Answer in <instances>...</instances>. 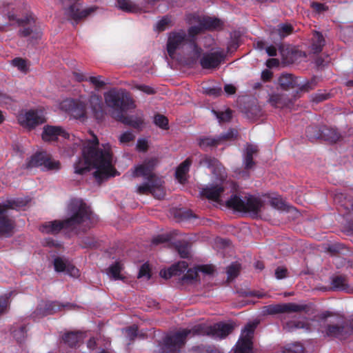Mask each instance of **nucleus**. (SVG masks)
Wrapping results in <instances>:
<instances>
[{
	"label": "nucleus",
	"mask_w": 353,
	"mask_h": 353,
	"mask_svg": "<svg viewBox=\"0 0 353 353\" xmlns=\"http://www.w3.org/2000/svg\"><path fill=\"white\" fill-rule=\"evenodd\" d=\"M82 143V158L74 164V172L83 174L91 168L96 169L94 176L98 181L106 179L116 175L113 166L111 148L109 144L99 148L96 136L92 140L79 141Z\"/></svg>",
	"instance_id": "f257e3e1"
},
{
	"label": "nucleus",
	"mask_w": 353,
	"mask_h": 353,
	"mask_svg": "<svg viewBox=\"0 0 353 353\" xmlns=\"http://www.w3.org/2000/svg\"><path fill=\"white\" fill-rule=\"evenodd\" d=\"M234 329L232 323H216L213 325L199 324L191 329H183L165 336L158 353H179L185 345L188 336H209L214 339H223L230 334Z\"/></svg>",
	"instance_id": "f03ea898"
},
{
	"label": "nucleus",
	"mask_w": 353,
	"mask_h": 353,
	"mask_svg": "<svg viewBox=\"0 0 353 353\" xmlns=\"http://www.w3.org/2000/svg\"><path fill=\"white\" fill-rule=\"evenodd\" d=\"M70 217L63 221H54L43 223L40 230L43 233L57 234L62 228L74 229L80 225L89 226L92 214L89 208L81 199H72L68 208Z\"/></svg>",
	"instance_id": "7ed1b4c3"
},
{
	"label": "nucleus",
	"mask_w": 353,
	"mask_h": 353,
	"mask_svg": "<svg viewBox=\"0 0 353 353\" xmlns=\"http://www.w3.org/2000/svg\"><path fill=\"white\" fill-rule=\"evenodd\" d=\"M106 105L112 109V115L123 123L139 128L143 123L141 119H134L124 114V112L134 108V103L128 92L122 89L112 88L103 94Z\"/></svg>",
	"instance_id": "20e7f679"
},
{
	"label": "nucleus",
	"mask_w": 353,
	"mask_h": 353,
	"mask_svg": "<svg viewBox=\"0 0 353 353\" xmlns=\"http://www.w3.org/2000/svg\"><path fill=\"white\" fill-rule=\"evenodd\" d=\"M61 108L77 119H85L90 113L96 119L101 120L105 115L101 98L96 94L88 98L81 97L78 100L66 99L62 102Z\"/></svg>",
	"instance_id": "39448f33"
},
{
	"label": "nucleus",
	"mask_w": 353,
	"mask_h": 353,
	"mask_svg": "<svg viewBox=\"0 0 353 353\" xmlns=\"http://www.w3.org/2000/svg\"><path fill=\"white\" fill-rule=\"evenodd\" d=\"M156 158L146 159L142 164L135 167L133 176L135 177L143 176L148 181L138 185L137 192L139 194H152L157 199H162L165 195L163 186V181L154 172L153 169L157 165Z\"/></svg>",
	"instance_id": "423d86ee"
},
{
	"label": "nucleus",
	"mask_w": 353,
	"mask_h": 353,
	"mask_svg": "<svg viewBox=\"0 0 353 353\" xmlns=\"http://www.w3.org/2000/svg\"><path fill=\"white\" fill-rule=\"evenodd\" d=\"M227 205L236 211L250 212L257 214L263 207V202L260 199L254 196L240 197L233 195L227 201Z\"/></svg>",
	"instance_id": "0eeeda50"
},
{
	"label": "nucleus",
	"mask_w": 353,
	"mask_h": 353,
	"mask_svg": "<svg viewBox=\"0 0 353 353\" xmlns=\"http://www.w3.org/2000/svg\"><path fill=\"white\" fill-rule=\"evenodd\" d=\"M28 168L42 167L45 170L57 171L61 168L59 161L53 159L46 152H41L33 155L27 163Z\"/></svg>",
	"instance_id": "6e6552de"
},
{
	"label": "nucleus",
	"mask_w": 353,
	"mask_h": 353,
	"mask_svg": "<svg viewBox=\"0 0 353 353\" xmlns=\"http://www.w3.org/2000/svg\"><path fill=\"white\" fill-rule=\"evenodd\" d=\"M25 205L22 201H10L6 204H0V234L8 236L11 234L14 228L13 222L6 215L8 209H14Z\"/></svg>",
	"instance_id": "1a4fd4ad"
},
{
	"label": "nucleus",
	"mask_w": 353,
	"mask_h": 353,
	"mask_svg": "<svg viewBox=\"0 0 353 353\" xmlns=\"http://www.w3.org/2000/svg\"><path fill=\"white\" fill-rule=\"evenodd\" d=\"M189 45L187 34L183 30L172 31L169 33L167 41V52L170 58L174 59L176 52L185 45Z\"/></svg>",
	"instance_id": "9d476101"
},
{
	"label": "nucleus",
	"mask_w": 353,
	"mask_h": 353,
	"mask_svg": "<svg viewBox=\"0 0 353 353\" xmlns=\"http://www.w3.org/2000/svg\"><path fill=\"white\" fill-rule=\"evenodd\" d=\"M281 88L285 90L296 89L301 91H309L314 89L315 84L312 82H305L299 77H296L290 74H283L279 79Z\"/></svg>",
	"instance_id": "9b49d317"
},
{
	"label": "nucleus",
	"mask_w": 353,
	"mask_h": 353,
	"mask_svg": "<svg viewBox=\"0 0 353 353\" xmlns=\"http://www.w3.org/2000/svg\"><path fill=\"white\" fill-rule=\"evenodd\" d=\"M18 120L22 126L32 129L45 123L46 118L43 110L36 109L21 113L18 117Z\"/></svg>",
	"instance_id": "f8f14e48"
},
{
	"label": "nucleus",
	"mask_w": 353,
	"mask_h": 353,
	"mask_svg": "<svg viewBox=\"0 0 353 353\" xmlns=\"http://www.w3.org/2000/svg\"><path fill=\"white\" fill-rule=\"evenodd\" d=\"M307 136L310 139L322 138L331 143L339 141L342 137L341 134L333 128L323 127L321 130L316 127L310 126L306 130Z\"/></svg>",
	"instance_id": "ddd939ff"
},
{
	"label": "nucleus",
	"mask_w": 353,
	"mask_h": 353,
	"mask_svg": "<svg viewBox=\"0 0 353 353\" xmlns=\"http://www.w3.org/2000/svg\"><path fill=\"white\" fill-rule=\"evenodd\" d=\"M256 327L255 324H248L241 332L236 345L234 353H252V338Z\"/></svg>",
	"instance_id": "4468645a"
},
{
	"label": "nucleus",
	"mask_w": 353,
	"mask_h": 353,
	"mask_svg": "<svg viewBox=\"0 0 353 353\" xmlns=\"http://www.w3.org/2000/svg\"><path fill=\"white\" fill-rule=\"evenodd\" d=\"M305 305L294 303L269 305L264 307V312L267 314H278L283 313L300 312L305 310Z\"/></svg>",
	"instance_id": "2eb2a0df"
},
{
	"label": "nucleus",
	"mask_w": 353,
	"mask_h": 353,
	"mask_svg": "<svg viewBox=\"0 0 353 353\" xmlns=\"http://www.w3.org/2000/svg\"><path fill=\"white\" fill-rule=\"evenodd\" d=\"M224 52L218 50L205 53L200 60V64L204 69H214L218 68L224 60Z\"/></svg>",
	"instance_id": "dca6fc26"
},
{
	"label": "nucleus",
	"mask_w": 353,
	"mask_h": 353,
	"mask_svg": "<svg viewBox=\"0 0 353 353\" xmlns=\"http://www.w3.org/2000/svg\"><path fill=\"white\" fill-rule=\"evenodd\" d=\"M92 11L93 9L92 8L81 10L80 3L77 1L65 9V14L68 19L77 21L86 17Z\"/></svg>",
	"instance_id": "f3484780"
},
{
	"label": "nucleus",
	"mask_w": 353,
	"mask_h": 353,
	"mask_svg": "<svg viewBox=\"0 0 353 353\" xmlns=\"http://www.w3.org/2000/svg\"><path fill=\"white\" fill-rule=\"evenodd\" d=\"M59 137H62L66 139L69 137V134L59 126H44L42 133V139L44 141H55Z\"/></svg>",
	"instance_id": "a211bd4d"
},
{
	"label": "nucleus",
	"mask_w": 353,
	"mask_h": 353,
	"mask_svg": "<svg viewBox=\"0 0 353 353\" xmlns=\"http://www.w3.org/2000/svg\"><path fill=\"white\" fill-rule=\"evenodd\" d=\"M347 323L341 319H338L336 323L327 324L322 332L329 337H341L345 332Z\"/></svg>",
	"instance_id": "6ab92c4d"
},
{
	"label": "nucleus",
	"mask_w": 353,
	"mask_h": 353,
	"mask_svg": "<svg viewBox=\"0 0 353 353\" xmlns=\"http://www.w3.org/2000/svg\"><path fill=\"white\" fill-rule=\"evenodd\" d=\"M334 201L340 203V211L343 212L346 219L353 221V199L341 194L335 196Z\"/></svg>",
	"instance_id": "aec40b11"
},
{
	"label": "nucleus",
	"mask_w": 353,
	"mask_h": 353,
	"mask_svg": "<svg viewBox=\"0 0 353 353\" xmlns=\"http://www.w3.org/2000/svg\"><path fill=\"white\" fill-rule=\"evenodd\" d=\"M54 266L57 272H64L72 276H79L78 269L61 257H57L54 260Z\"/></svg>",
	"instance_id": "412c9836"
},
{
	"label": "nucleus",
	"mask_w": 353,
	"mask_h": 353,
	"mask_svg": "<svg viewBox=\"0 0 353 353\" xmlns=\"http://www.w3.org/2000/svg\"><path fill=\"white\" fill-rule=\"evenodd\" d=\"M223 191L224 188L221 185H209L202 188L200 193L208 199L218 201Z\"/></svg>",
	"instance_id": "4be33fe9"
},
{
	"label": "nucleus",
	"mask_w": 353,
	"mask_h": 353,
	"mask_svg": "<svg viewBox=\"0 0 353 353\" xmlns=\"http://www.w3.org/2000/svg\"><path fill=\"white\" fill-rule=\"evenodd\" d=\"M202 28H203L201 25L200 26H192L188 29V39L189 41V46L196 58H198L200 56L202 50L195 43L194 37L201 32Z\"/></svg>",
	"instance_id": "5701e85b"
},
{
	"label": "nucleus",
	"mask_w": 353,
	"mask_h": 353,
	"mask_svg": "<svg viewBox=\"0 0 353 353\" xmlns=\"http://www.w3.org/2000/svg\"><path fill=\"white\" fill-rule=\"evenodd\" d=\"M199 165L207 168L217 169L220 172L219 175L221 180L224 179L226 176L225 172L222 171L223 168L221 166L219 162L214 158H212L207 155H201Z\"/></svg>",
	"instance_id": "b1692460"
},
{
	"label": "nucleus",
	"mask_w": 353,
	"mask_h": 353,
	"mask_svg": "<svg viewBox=\"0 0 353 353\" xmlns=\"http://www.w3.org/2000/svg\"><path fill=\"white\" fill-rule=\"evenodd\" d=\"M268 102L274 108H283L289 103L288 98L278 92H272L268 95Z\"/></svg>",
	"instance_id": "393cba45"
},
{
	"label": "nucleus",
	"mask_w": 353,
	"mask_h": 353,
	"mask_svg": "<svg viewBox=\"0 0 353 353\" xmlns=\"http://www.w3.org/2000/svg\"><path fill=\"white\" fill-rule=\"evenodd\" d=\"M191 163L192 160L190 158H188L177 168L175 173L176 178L181 183H183L186 181V175L189 171Z\"/></svg>",
	"instance_id": "a878e982"
},
{
	"label": "nucleus",
	"mask_w": 353,
	"mask_h": 353,
	"mask_svg": "<svg viewBox=\"0 0 353 353\" xmlns=\"http://www.w3.org/2000/svg\"><path fill=\"white\" fill-rule=\"evenodd\" d=\"M292 32V27L291 25L286 23L280 24L272 31V37L273 39H276V37L279 36L280 39H283L290 34Z\"/></svg>",
	"instance_id": "bb28decb"
},
{
	"label": "nucleus",
	"mask_w": 353,
	"mask_h": 353,
	"mask_svg": "<svg viewBox=\"0 0 353 353\" xmlns=\"http://www.w3.org/2000/svg\"><path fill=\"white\" fill-rule=\"evenodd\" d=\"M201 26L205 29H219L223 26L222 21L216 18L210 17H204L201 21Z\"/></svg>",
	"instance_id": "cd10ccee"
},
{
	"label": "nucleus",
	"mask_w": 353,
	"mask_h": 353,
	"mask_svg": "<svg viewBox=\"0 0 353 353\" xmlns=\"http://www.w3.org/2000/svg\"><path fill=\"white\" fill-rule=\"evenodd\" d=\"M82 339V334L80 332H69L63 336V341L69 346H75Z\"/></svg>",
	"instance_id": "c85d7f7f"
},
{
	"label": "nucleus",
	"mask_w": 353,
	"mask_h": 353,
	"mask_svg": "<svg viewBox=\"0 0 353 353\" xmlns=\"http://www.w3.org/2000/svg\"><path fill=\"white\" fill-rule=\"evenodd\" d=\"M284 328L289 332L293 331L295 329L303 328L306 330L310 329L308 323L304 321H290L285 323Z\"/></svg>",
	"instance_id": "c756f323"
},
{
	"label": "nucleus",
	"mask_w": 353,
	"mask_h": 353,
	"mask_svg": "<svg viewBox=\"0 0 353 353\" xmlns=\"http://www.w3.org/2000/svg\"><path fill=\"white\" fill-rule=\"evenodd\" d=\"M325 45V40L321 34L319 32H315L313 38V43H312V51L314 53L320 52L323 46Z\"/></svg>",
	"instance_id": "7c9ffc66"
},
{
	"label": "nucleus",
	"mask_w": 353,
	"mask_h": 353,
	"mask_svg": "<svg viewBox=\"0 0 353 353\" xmlns=\"http://www.w3.org/2000/svg\"><path fill=\"white\" fill-rule=\"evenodd\" d=\"M332 288L337 290H346L347 289V282L345 277L337 276L332 279Z\"/></svg>",
	"instance_id": "2f4dec72"
},
{
	"label": "nucleus",
	"mask_w": 353,
	"mask_h": 353,
	"mask_svg": "<svg viewBox=\"0 0 353 353\" xmlns=\"http://www.w3.org/2000/svg\"><path fill=\"white\" fill-rule=\"evenodd\" d=\"M123 267L119 262H117L108 268V275L115 280L122 279L121 271Z\"/></svg>",
	"instance_id": "473e14b6"
},
{
	"label": "nucleus",
	"mask_w": 353,
	"mask_h": 353,
	"mask_svg": "<svg viewBox=\"0 0 353 353\" xmlns=\"http://www.w3.org/2000/svg\"><path fill=\"white\" fill-rule=\"evenodd\" d=\"M11 63L14 67L23 73H27L29 70V64L26 59L20 57H17L11 61Z\"/></svg>",
	"instance_id": "72a5a7b5"
},
{
	"label": "nucleus",
	"mask_w": 353,
	"mask_h": 353,
	"mask_svg": "<svg viewBox=\"0 0 353 353\" xmlns=\"http://www.w3.org/2000/svg\"><path fill=\"white\" fill-rule=\"evenodd\" d=\"M12 334L16 341L21 343L26 338V329L25 326H19L12 331Z\"/></svg>",
	"instance_id": "f704fd0d"
},
{
	"label": "nucleus",
	"mask_w": 353,
	"mask_h": 353,
	"mask_svg": "<svg viewBox=\"0 0 353 353\" xmlns=\"http://www.w3.org/2000/svg\"><path fill=\"white\" fill-rule=\"evenodd\" d=\"M212 112L216 117L219 123L228 122L232 117V111L230 110H226L225 112L212 110Z\"/></svg>",
	"instance_id": "c9c22d12"
},
{
	"label": "nucleus",
	"mask_w": 353,
	"mask_h": 353,
	"mask_svg": "<svg viewBox=\"0 0 353 353\" xmlns=\"http://www.w3.org/2000/svg\"><path fill=\"white\" fill-rule=\"evenodd\" d=\"M179 254L182 258H188L190 255L189 244L186 242H179L176 245Z\"/></svg>",
	"instance_id": "e433bc0d"
},
{
	"label": "nucleus",
	"mask_w": 353,
	"mask_h": 353,
	"mask_svg": "<svg viewBox=\"0 0 353 353\" xmlns=\"http://www.w3.org/2000/svg\"><path fill=\"white\" fill-rule=\"evenodd\" d=\"M240 270V265L238 263L231 264L227 269L228 279L232 280L237 276Z\"/></svg>",
	"instance_id": "4c0bfd02"
},
{
	"label": "nucleus",
	"mask_w": 353,
	"mask_h": 353,
	"mask_svg": "<svg viewBox=\"0 0 353 353\" xmlns=\"http://www.w3.org/2000/svg\"><path fill=\"white\" fill-rule=\"evenodd\" d=\"M271 206H272L274 208L280 210H284L286 209V204L283 201V199L280 197H275L272 198L270 201Z\"/></svg>",
	"instance_id": "58836bf2"
},
{
	"label": "nucleus",
	"mask_w": 353,
	"mask_h": 353,
	"mask_svg": "<svg viewBox=\"0 0 353 353\" xmlns=\"http://www.w3.org/2000/svg\"><path fill=\"white\" fill-rule=\"evenodd\" d=\"M88 81L97 89L103 88L106 84V83L102 80L101 76L88 77Z\"/></svg>",
	"instance_id": "ea45409f"
},
{
	"label": "nucleus",
	"mask_w": 353,
	"mask_h": 353,
	"mask_svg": "<svg viewBox=\"0 0 353 353\" xmlns=\"http://www.w3.org/2000/svg\"><path fill=\"white\" fill-rule=\"evenodd\" d=\"M154 123L163 129H167L168 125V119L161 114H157L154 117Z\"/></svg>",
	"instance_id": "a19ab883"
},
{
	"label": "nucleus",
	"mask_w": 353,
	"mask_h": 353,
	"mask_svg": "<svg viewBox=\"0 0 353 353\" xmlns=\"http://www.w3.org/2000/svg\"><path fill=\"white\" fill-rule=\"evenodd\" d=\"M219 140L212 138H204L200 140L199 145L202 148L218 145Z\"/></svg>",
	"instance_id": "79ce46f5"
},
{
	"label": "nucleus",
	"mask_w": 353,
	"mask_h": 353,
	"mask_svg": "<svg viewBox=\"0 0 353 353\" xmlns=\"http://www.w3.org/2000/svg\"><path fill=\"white\" fill-rule=\"evenodd\" d=\"M134 135L131 132H125L120 135L119 140L121 144H128L134 141Z\"/></svg>",
	"instance_id": "37998d69"
},
{
	"label": "nucleus",
	"mask_w": 353,
	"mask_h": 353,
	"mask_svg": "<svg viewBox=\"0 0 353 353\" xmlns=\"http://www.w3.org/2000/svg\"><path fill=\"white\" fill-rule=\"evenodd\" d=\"M199 270L198 268L194 269H189L187 272L183 275V279L186 281H192L196 279L198 276Z\"/></svg>",
	"instance_id": "c03bdc74"
},
{
	"label": "nucleus",
	"mask_w": 353,
	"mask_h": 353,
	"mask_svg": "<svg viewBox=\"0 0 353 353\" xmlns=\"http://www.w3.org/2000/svg\"><path fill=\"white\" fill-rule=\"evenodd\" d=\"M171 23V19L168 17H163L157 24V28L159 31H163L166 27Z\"/></svg>",
	"instance_id": "a18cd8bd"
},
{
	"label": "nucleus",
	"mask_w": 353,
	"mask_h": 353,
	"mask_svg": "<svg viewBox=\"0 0 353 353\" xmlns=\"http://www.w3.org/2000/svg\"><path fill=\"white\" fill-rule=\"evenodd\" d=\"M129 340H132L137 336V327L132 326L123 330Z\"/></svg>",
	"instance_id": "49530a36"
},
{
	"label": "nucleus",
	"mask_w": 353,
	"mask_h": 353,
	"mask_svg": "<svg viewBox=\"0 0 353 353\" xmlns=\"http://www.w3.org/2000/svg\"><path fill=\"white\" fill-rule=\"evenodd\" d=\"M139 278L145 277L147 280L150 279V268L148 264H143L139 272L138 275Z\"/></svg>",
	"instance_id": "de8ad7c7"
},
{
	"label": "nucleus",
	"mask_w": 353,
	"mask_h": 353,
	"mask_svg": "<svg viewBox=\"0 0 353 353\" xmlns=\"http://www.w3.org/2000/svg\"><path fill=\"white\" fill-rule=\"evenodd\" d=\"M119 7L125 11L132 12L133 10L132 5L128 0H118Z\"/></svg>",
	"instance_id": "09e8293b"
},
{
	"label": "nucleus",
	"mask_w": 353,
	"mask_h": 353,
	"mask_svg": "<svg viewBox=\"0 0 353 353\" xmlns=\"http://www.w3.org/2000/svg\"><path fill=\"white\" fill-rule=\"evenodd\" d=\"M172 267L175 268L174 272H177V275H180L188 268V263L185 261H181L172 265Z\"/></svg>",
	"instance_id": "8fccbe9b"
},
{
	"label": "nucleus",
	"mask_w": 353,
	"mask_h": 353,
	"mask_svg": "<svg viewBox=\"0 0 353 353\" xmlns=\"http://www.w3.org/2000/svg\"><path fill=\"white\" fill-rule=\"evenodd\" d=\"M134 88L148 94H153L155 93L154 88L146 85H136Z\"/></svg>",
	"instance_id": "3c124183"
},
{
	"label": "nucleus",
	"mask_w": 353,
	"mask_h": 353,
	"mask_svg": "<svg viewBox=\"0 0 353 353\" xmlns=\"http://www.w3.org/2000/svg\"><path fill=\"white\" fill-rule=\"evenodd\" d=\"M199 272H202L205 274H212L214 272V266L211 265H204L197 267Z\"/></svg>",
	"instance_id": "603ef678"
},
{
	"label": "nucleus",
	"mask_w": 353,
	"mask_h": 353,
	"mask_svg": "<svg viewBox=\"0 0 353 353\" xmlns=\"http://www.w3.org/2000/svg\"><path fill=\"white\" fill-rule=\"evenodd\" d=\"M174 268H175L171 267L168 270H161L160 272L161 276L165 279H170L172 276L177 275V272H174Z\"/></svg>",
	"instance_id": "864d4df0"
},
{
	"label": "nucleus",
	"mask_w": 353,
	"mask_h": 353,
	"mask_svg": "<svg viewBox=\"0 0 353 353\" xmlns=\"http://www.w3.org/2000/svg\"><path fill=\"white\" fill-rule=\"evenodd\" d=\"M281 353H303V347L300 344H294L288 351H282Z\"/></svg>",
	"instance_id": "5fc2aeb1"
},
{
	"label": "nucleus",
	"mask_w": 353,
	"mask_h": 353,
	"mask_svg": "<svg viewBox=\"0 0 353 353\" xmlns=\"http://www.w3.org/2000/svg\"><path fill=\"white\" fill-rule=\"evenodd\" d=\"M205 92L208 95L217 97L221 94L222 90L220 88H208L205 89Z\"/></svg>",
	"instance_id": "6e6d98bb"
},
{
	"label": "nucleus",
	"mask_w": 353,
	"mask_h": 353,
	"mask_svg": "<svg viewBox=\"0 0 353 353\" xmlns=\"http://www.w3.org/2000/svg\"><path fill=\"white\" fill-rule=\"evenodd\" d=\"M287 272L286 268L279 267L275 270V276L278 279H282L286 276Z\"/></svg>",
	"instance_id": "4d7b16f0"
},
{
	"label": "nucleus",
	"mask_w": 353,
	"mask_h": 353,
	"mask_svg": "<svg viewBox=\"0 0 353 353\" xmlns=\"http://www.w3.org/2000/svg\"><path fill=\"white\" fill-rule=\"evenodd\" d=\"M244 164L245 168L246 169H250L253 168V166L254 165V162L253 161V157L245 155Z\"/></svg>",
	"instance_id": "13d9d810"
},
{
	"label": "nucleus",
	"mask_w": 353,
	"mask_h": 353,
	"mask_svg": "<svg viewBox=\"0 0 353 353\" xmlns=\"http://www.w3.org/2000/svg\"><path fill=\"white\" fill-rule=\"evenodd\" d=\"M258 151L257 147L254 145H248L245 150V155L253 157Z\"/></svg>",
	"instance_id": "bf43d9fd"
},
{
	"label": "nucleus",
	"mask_w": 353,
	"mask_h": 353,
	"mask_svg": "<svg viewBox=\"0 0 353 353\" xmlns=\"http://www.w3.org/2000/svg\"><path fill=\"white\" fill-rule=\"evenodd\" d=\"M12 99L6 94L0 92V105H7L11 102Z\"/></svg>",
	"instance_id": "052dcab7"
},
{
	"label": "nucleus",
	"mask_w": 353,
	"mask_h": 353,
	"mask_svg": "<svg viewBox=\"0 0 353 353\" xmlns=\"http://www.w3.org/2000/svg\"><path fill=\"white\" fill-rule=\"evenodd\" d=\"M313 8L316 12L319 13L325 11L327 9V7L325 5L319 3H314Z\"/></svg>",
	"instance_id": "680f3d73"
},
{
	"label": "nucleus",
	"mask_w": 353,
	"mask_h": 353,
	"mask_svg": "<svg viewBox=\"0 0 353 353\" xmlns=\"http://www.w3.org/2000/svg\"><path fill=\"white\" fill-rule=\"evenodd\" d=\"M7 307V300L6 298L0 296V314H2Z\"/></svg>",
	"instance_id": "e2e57ef3"
},
{
	"label": "nucleus",
	"mask_w": 353,
	"mask_h": 353,
	"mask_svg": "<svg viewBox=\"0 0 353 353\" xmlns=\"http://www.w3.org/2000/svg\"><path fill=\"white\" fill-rule=\"evenodd\" d=\"M224 90L228 94H233L236 92V88L232 85H225Z\"/></svg>",
	"instance_id": "0e129e2a"
},
{
	"label": "nucleus",
	"mask_w": 353,
	"mask_h": 353,
	"mask_svg": "<svg viewBox=\"0 0 353 353\" xmlns=\"http://www.w3.org/2000/svg\"><path fill=\"white\" fill-rule=\"evenodd\" d=\"M272 76V73L268 70H265L263 71L262 74H261V78L264 81L270 80L271 79Z\"/></svg>",
	"instance_id": "69168bd1"
},
{
	"label": "nucleus",
	"mask_w": 353,
	"mask_h": 353,
	"mask_svg": "<svg viewBox=\"0 0 353 353\" xmlns=\"http://www.w3.org/2000/svg\"><path fill=\"white\" fill-rule=\"evenodd\" d=\"M266 52L270 57H274L276 55V49L274 46H270L266 48Z\"/></svg>",
	"instance_id": "338daca9"
},
{
	"label": "nucleus",
	"mask_w": 353,
	"mask_h": 353,
	"mask_svg": "<svg viewBox=\"0 0 353 353\" xmlns=\"http://www.w3.org/2000/svg\"><path fill=\"white\" fill-rule=\"evenodd\" d=\"M32 30L30 28H23L19 31L20 35L23 37H28L31 34Z\"/></svg>",
	"instance_id": "774afa93"
}]
</instances>
